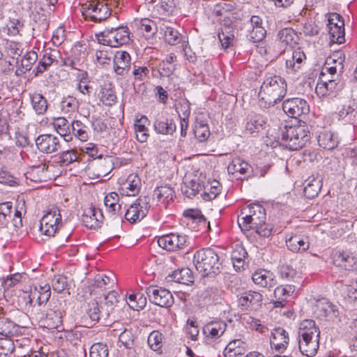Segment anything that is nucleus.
<instances>
[{
  "mask_svg": "<svg viewBox=\"0 0 357 357\" xmlns=\"http://www.w3.org/2000/svg\"><path fill=\"white\" fill-rule=\"evenodd\" d=\"M238 224L243 231L253 229L259 235L268 237L272 229L266 223L265 209L260 204H250L241 211Z\"/></svg>",
  "mask_w": 357,
  "mask_h": 357,
  "instance_id": "nucleus-1",
  "label": "nucleus"
},
{
  "mask_svg": "<svg viewBox=\"0 0 357 357\" xmlns=\"http://www.w3.org/2000/svg\"><path fill=\"white\" fill-rule=\"evenodd\" d=\"M310 137L309 128L304 121L287 123L281 130V143L289 150L302 149L310 142Z\"/></svg>",
  "mask_w": 357,
  "mask_h": 357,
  "instance_id": "nucleus-2",
  "label": "nucleus"
},
{
  "mask_svg": "<svg viewBox=\"0 0 357 357\" xmlns=\"http://www.w3.org/2000/svg\"><path fill=\"white\" fill-rule=\"evenodd\" d=\"M298 347L302 354L314 356L319 347L320 331L312 319L303 320L298 328Z\"/></svg>",
  "mask_w": 357,
  "mask_h": 357,
  "instance_id": "nucleus-3",
  "label": "nucleus"
},
{
  "mask_svg": "<svg viewBox=\"0 0 357 357\" xmlns=\"http://www.w3.org/2000/svg\"><path fill=\"white\" fill-rule=\"evenodd\" d=\"M193 262L203 276L215 277L222 271V263L217 252L210 248H202L194 254Z\"/></svg>",
  "mask_w": 357,
  "mask_h": 357,
  "instance_id": "nucleus-4",
  "label": "nucleus"
},
{
  "mask_svg": "<svg viewBox=\"0 0 357 357\" xmlns=\"http://www.w3.org/2000/svg\"><path fill=\"white\" fill-rule=\"evenodd\" d=\"M287 93V83L280 76L268 77L261 86L259 97L264 102V107L274 105L281 100Z\"/></svg>",
  "mask_w": 357,
  "mask_h": 357,
  "instance_id": "nucleus-5",
  "label": "nucleus"
},
{
  "mask_svg": "<svg viewBox=\"0 0 357 357\" xmlns=\"http://www.w3.org/2000/svg\"><path fill=\"white\" fill-rule=\"evenodd\" d=\"M61 217L58 207L52 206L50 208L40 221L41 233L49 236H54L61 223Z\"/></svg>",
  "mask_w": 357,
  "mask_h": 357,
  "instance_id": "nucleus-6",
  "label": "nucleus"
},
{
  "mask_svg": "<svg viewBox=\"0 0 357 357\" xmlns=\"http://www.w3.org/2000/svg\"><path fill=\"white\" fill-rule=\"evenodd\" d=\"M82 12L85 19L90 18L93 22L105 20L111 15V9L107 3L95 1L83 6Z\"/></svg>",
  "mask_w": 357,
  "mask_h": 357,
  "instance_id": "nucleus-7",
  "label": "nucleus"
},
{
  "mask_svg": "<svg viewBox=\"0 0 357 357\" xmlns=\"http://www.w3.org/2000/svg\"><path fill=\"white\" fill-rule=\"evenodd\" d=\"M282 109L289 116L297 119L302 115L307 114L310 112V106L305 99L292 98L283 102Z\"/></svg>",
  "mask_w": 357,
  "mask_h": 357,
  "instance_id": "nucleus-8",
  "label": "nucleus"
},
{
  "mask_svg": "<svg viewBox=\"0 0 357 357\" xmlns=\"http://www.w3.org/2000/svg\"><path fill=\"white\" fill-rule=\"evenodd\" d=\"M149 301L156 305L168 307L174 303L172 293L164 288L151 286L146 290Z\"/></svg>",
  "mask_w": 357,
  "mask_h": 357,
  "instance_id": "nucleus-9",
  "label": "nucleus"
},
{
  "mask_svg": "<svg viewBox=\"0 0 357 357\" xmlns=\"http://www.w3.org/2000/svg\"><path fill=\"white\" fill-rule=\"evenodd\" d=\"M63 310L61 303L51 302L43 319L44 326L54 329L59 328L62 324Z\"/></svg>",
  "mask_w": 357,
  "mask_h": 357,
  "instance_id": "nucleus-10",
  "label": "nucleus"
},
{
  "mask_svg": "<svg viewBox=\"0 0 357 357\" xmlns=\"http://www.w3.org/2000/svg\"><path fill=\"white\" fill-rule=\"evenodd\" d=\"M38 149L45 153H52L57 151L60 147V139L53 135H40L36 139Z\"/></svg>",
  "mask_w": 357,
  "mask_h": 357,
  "instance_id": "nucleus-11",
  "label": "nucleus"
},
{
  "mask_svg": "<svg viewBox=\"0 0 357 357\" xmlns=\"http://www.w3.org/2000/svg\"><path fill=\"white\" fill-rule=\"evenodd\" d=\"M289 337L288 333L282 328H274L271 332L270 343L272 348L283 353L287 348Z\"/></svg>",
  "mask_w": 357,
  "mask_h": 357,
  "instance_id": "nucleus-12",
  "label": "nucleus"
},
{
  "mask_svg": "<svg viewBox=\"0 0 357 357\" xmlns=\"http://www.w3.org/2000/svg\"><path fill=\"white\" fill-rule=\"evenodd\" d=\"M315 312L320 318L333 320L338 316L336 306L326 298H321L317 302Z\"/></svg>",
  "mask_w": 357,
  "mask_h": 357,
  "instance_id": "nucleus-13",
  "label": "nucleus"
},
{
  "mask_svg": "<svg viewBox=\"0 0 357 357\" xmlns=\"http://www.w3.org/2000/svg\"><path fill=\"white\" fill-rule=\"evenodd\" d=\"M135 26L139 33H142L146 38H149L154 36L158 29L163 31V28L160 25L158 26L156 21L149 18L136 20L135 22Z\"/></svg>",
  "mask_w": 357,
  "mask_h": 357,
  "instance_id": "nucleus-14",
  "label": "nucleus"
},
{
  "mask_svg": "<svg viewBox=\"0 0 357 357\" xmlns=\"http://www.w3.org/2000/svg\"><path fill=\"white\" fill-rule=\"evenodd\" d=\"M334 262L345 270L357 271V257L353 253L337 252L334 255Z\"/></svg>",
  "mask_w": 357,
  "mask_h": 357,
  "instance_id": "nucleus-15",
  "label": "nucleus"
},
{
  "mask_svg": "<svg viewBox=\"0 0 357 357\" xmlns=\"http://www.w3.org/2000/svg\"><path fill=\"white\" fill-rule=\"evenodd\" d=\"M27 296L29 298L27 303L31 305H33L35 298H36V302L38 305L46 303L51 296L50 286L48 284H45L44 285L39 284L38 287H35L34 290H31V293L27 294Z\"/></svg>",
  "mask_w": 357,
  "mask_h": 357,
  "instance_id": "nucleus-16",
  "label": "nucleus"
},
{
  "mask_svg": "<svg viewBox=\"0 0 357 357\" xmlns=\"http://www.w3.org/2000/svg\"><path fill=\"white\" fill-rule=\"evenodd\" d=\"M102 219L103 215L101 210L94 207L85 209L82 215V221L85 226L91 229L99 227Z\"/></svg>",
  "mask_w": 357,
  "mask_h": 357,
  "instance_id": "nucleus-17",
  "label": "nucleus"
},
{
  "mask_svg": "<svg viewBox=\"0 0 357 357\" xmlns=\"http://www.w3.org/2000/svg\"><path fill=\"white\" fill-rule=\"evenodd\" d=\"M262 295L257 291H248L244 292L238 298V304L246 309L257 310L261 305Z\"/></svg>",
  "mask_w": 357,
  "mask_h": 357,
  "instance_id": "nucleus-18",
  "label": "nucleus"
},
{
  "mask_svg": "<svg viewBox=\"0 0 357 357\" xmlns=\"http://www.w3.org/2000/svg\"><path fill=\"white\" fill-rule=\"evenodd\" d=\"M130 56L126 52H117L114 56V68L117 75H123L130 69Z\"/></svg>",
  "mask_w": 357,
  "mask_h": 357,
  "instance_id": "nucleus-19",
  "label": "nucleus"
},
{
  "mask_svg": "<svg viewBox=\"0 0 357 357\" xmlns=\"http://www.w3.org/2000/svg\"><path fill=\"white\" fill-rule=\"evenodd\" d=\"M252 278L256 284L261 287L271 288L276 284L273 273L264 269L256 271Z\"/></svg>",
  "mask_w": 357,
  "mask_h": 357,
  "instance_id": "nucleus-20",
  "label": "nucleus"
},
{
  "mask_svg": "<svg viewBox=\"0 0 357 357\" xmlns=\"http://www.w3.org/2000/svg\"><path fill=\"white\" fill-rule=\"evenodd\" d=\"M104 204L111 217L122 215L121 205L119 204V197L116 192H112L107 195Z\"/></svg>",
  "mask_w": 357,
  "mask_h": 357,
  "instance_id": "nucleus-21",
  "label": "nucleus"
},
{
  "mask_svg": "<svg viewBox=\"0 0 357 357\" xmlns=\"http://www.w3.org/2000/svg\"><path fill=\"white\" fill-rule=\"evenodd\" d=\"M153 127L157 133L162 135H172L176 128L174 121L165 116L158 117L154 121Z\"/></svg>",
  "mask_w": 357,
  "mask_h": 357,
  "instance_id": "nucleus-22",
  "label": "nucleus"
},
{
  "mask_svg": "<svg viewBox=\"0 0 357 357\" xmlns=\"http://www.w3.org/2000/svg\"><path fill=\"white\" fill-rule=\"evenodd\" d=\"M225 22L218 32V38L221 45H232L235 42V29L231 26L230 19L225 20Z\"/></svg>",
  "mask_w": 357,
  "mask_h": 357,
  "instance_id": "nucleus-23",
  "label": "nucleus"
},
{
  "mask_svg": "<svg viewBox=\"0 0 357 357\" xmlns=\"http://www.w3.org/2000/svg\"><path fill=\"white\" fill-rule=\"evenodd\" d=\"M306 185L304 188V195L308 199H313L317 197L322 186V179L314 176L309 177L305 181Z\"/></svg>",
  "mask_w": 357,
  "mask_h": 357,
  "instance_id": "nucleus-24",
  "label": "nucleus"
},
{
  "mask_svg": "<svg viewBox=\"0 0 357 357\" xmlns=\"http://www.w3.org/2000/svg\"><path fill=\"white\" fill-rule=\"evenodd\" d=\"M153 197V199H157L158 202L167 206L170 201L173 200L174 190L169 185H161L154 190Z\"/></svg>",
  "mask_w": 357,
  "mask_h": 357,
  "instance_id": "nucleus-25",
  "label": "nucleus"
},
{
  "mask_svg": "<svg viewBox=\"0 0 357 357\" xmlns=\"http://www.w3.org/2000/svg\"><path fill=\"white\" fill-rule=\"evenodd\" d=\"M250 166L249 164L240 158H236L229 164L227 170L229 174H236L240 176L238 177L241 178V176L245 175L249 172Z\"/></svg>",
  "mask_w": 357,
  "mask_h": 357,
  "instance_id": "nucleus-26",
  "label": "nucleus"
},
{
  "mask_svg": "<svg viewBox=\"0 0 357 357\" xmlns=\"http://www.w3.org/2000/svg\"><path fill=\"white\" fill-rule=\"evenodd\" d=\"M141 179L137 174H130L123 183V190L128 196H135L141 188Z\"/></svg>",
  "mask_w": 357,
  "mask_h": 357,
  "instance_id": "nucleus-27",
  "label": "nucleus"
},
{
  "mask_svg": "<svg viewBox=\"0 0 357 357\" xmlns=\"http://www.w3.org/2000/svg\"><path fill=\"white\" fill-rule=\"evenodd\" d=\"M20 330L19 325L15 324L10 319L4 317H0V335L11 337L17 335Z\"/></svg>",
  "mask_w": 357,
  "mask_h": 357,
  "instance_id": "nucleus-28",
  "label": "nucleus"
},
{
  "mask_svg": "<svg viewBox=\"0 0 357 357\" xmlns=\"http://www.w3.org/2000/svg\"><path fill=\"white\" fill-rule=\"evenodd\" d=\"M287 245L292 252H298L307 250L310 243L307 238L296 235L287 241Z\"/></svg>",
  "mask_w": 357,
  "mask_h": 357,
  "instance_id": "nucleus-29",
  "label": "nucleus"
},
{
  "mask_svg": "<svg viewBox=\"0 0 357 357\" xmlns=\"http://www.w3.org/2000/svg\"><path fill=\"white\" fill-rule=\"evenodd\" d=\"M317 140L319 146L327 150L333 149L338 144L337 137L330 131L320 132Z\"/></svg>",
  "mask_w": 357,
  "mask_h": 357,
  "instance_id": "nucleus-30",
  "label": "nucleus"
},
{
  "mask_svg": "<svg viewBox=\"0 0 357 357\" xmlns=\"http://www.w3.org/2000/svg\"><path fill=\"white\" fill-rule=\"evenodd\" d=\"M54 127L56 130L57 132L64 137V140L70 142L72 139L70 136V124L68 121L64 117H59L54 120Z\"/></svg>",
  "mask_w": 357,
  "mask_h": 357,
  "instance_id": "nucleus-31",
  "label": "nucleus"
},
{
  "mask_svg": "<svg viewBox=\"0 0 357 357\" xmlns=\"http://www.w3.org/2000/svg\"><path fill=\"white\" fill-rule=\"evenodd\" d=\"M103 310L104 307L102 303L99 304L96 301H93L88 304L86 313L93 321H106L109 317L102 316Z\"/></svg>",
  "mask_w": 357,
  "mask_h": 357,
  "instance_id": "nucleus-32",
  "label": "nucleus"
},
{
  "mask_svg": "<svg viewBox=\"0 0 357 357\" xmlns=\"http://www.w3.org/2000/svg\"><path fill=\"white\" fill-rule=\"evenodd\" d=\"M226 323L223 321L211 322L204 327V333L213 338L220 337L225 331Z\"/></svg>",
  "mask_w": 357,
  "mask_h": 357,
  "instance_id": "nucleus-33",
  "label": "nucleus"
},
{
  "mask_svg": "<svg viewBox=\"0 0 357 357\" xmlns=\"http://www.w3.org/2000/svg\"><path fill=\"white\" fill-rule=\"evenodd\" d=\"M118 294L114 290L109 291L107 295L105 296V302L102 303L104 310L102 316L104 317H109L110 314L113 312L114 307L116 305L118 301Z\"/></svg>",
  "mask_w": 357,
  "mask_h": 357,
  "instance_id": "nucleus-34",
  "label": "nucleus"
},
{
  "mask_svg": "<svg viewBox=\"0 0 357 357\" xmlns=\"http://www.w3.org/2000/svg\"><path fill=\"white\" fill-rule=\"evenodd\" d=\"M194 134L200 142L206 141L210 136L208 123L203 120L197 119L194 128Z\"/></svg>",
  "mask_w": 357,
  "mask_h": 357,
  "instance_id": "nucleus-35",
  "label": "nucleus"
},
{
  "mask_svg": "<svg viewBox=\"0 0 357 357\" xmlns=\"http://www.w3.org/2000/svg\"><path fill=\"white\" fill-rule=\"evenodd\" d=\"M31 105L36 113L43 114L47 109V102L45 97L40 93H33L30 96Z\"/></svg>",
  "mask_w": 357,
  "mask_h": 357,
  "instance_id": "nucleus-36",
  "label": "nucleus"
},
{
  "mask_svg": "<svg viewBox=\"0 0 357 357\" xmlns=\"http://www.w3.org/2000/svg\"><path fill=\"white\" fill-rule=\"evenodd\" d=\"M169 277L173 281L181 284H188L193 282V277L188 268H182L181 270L174 271Z\"/></svg>",
  "mask_w": 357,
  "mask_h": 357,
  "instance_id": "nucleus-37",
  "label": "nucleus"
},
{
  "mask_svg": "<svg viewBox=\"0 0 357 357\" xmlns=\"http://www.w3.org/2000/svg\"><path fill=\"white\" fill-rule=\"evenodd\" d=\"M279 41L283 45H296L298 44V35L294 29L285 28L278 33Z\"/></svg>",
  "mask_w": 357,
  "mask_h": 357,
  "instance_id": "nucleus-38",
  "label": "nucleus"
},
{
  "mask_svg": "<svg viewBox=\"0 0 357 357\" xmlns=\"http://www.w3.org/2000/svg\"><path fill=\"white\" fill-rule=\"evenodd\" d=\"M148 121L146 116H143L139 120H136L135 123V128L136 132V138L140 142H146L149 134H148V128L145 126V123Z\"/></svg>",
  "mask_w": 357,
  "mask_h": 357,
  "instance_id": "nucleus-39",
  "label": "nucleus"
},
{
  "mask_svg": "<svg viewBox=\"0 0 357 357\" xmlns=\"http://www.w3.org/2000/svg\"><path fill=\"white\" fill-rule=\"evenodd\" d=\"M114 158L110 155H105L104 158H100L98 160V176H107L114 169Z\"/></svg>",
  "mask_w": 357,
  "mask_h": 357,
  "instance_id": "nucleus-40",
  "label": "nucleus"
},
{
  "mask_svg": "<svg viewBox=\"0 0 357 357\" xmlns=\"http://www.w3.org/2000/svg\"><path fill=\"white\" fill-rule=\"evenodd\" d=\"M165 41L169 45H177L181 43H185V36H182L177 30L165 26V30L163 29Z\"/></svg>",
  "mask_w": 357,
  "mask_h": 357,
  "instance_id": "nucleus-41",
  "label": "nucleus"
},
{
  "mask_svg": "<svg viewBox=\"0 0 357 357\" xmlns=\"http://www.w3.org/2000/svg\"><path fill=\"white\" fill-rule=\"evenodd\" d=\"M87 127L80 121L75 120L70 123V132L82 142L88 139Z\"/></svg>",
  "mask_w": 357,
  "mask_h": 357,
  "instance_id": "nucleus-42",
  "label": "nucleus"
},
{
  "mask_svg": "<svg viewBox=\"0 0 357 357\" xmlns=\"http://www.w3.org/2000/svg\"><path fill=\"white\" fill-rule=\"evenodd\" d=\"M248 255L245 249L241 246L236 247L231 252V260L234 267L240 269L243 266L244 260Z\"/></svg>",
  "mask_w": 357,
  "mask_h": 357,
  "instance_id": "nucleus-43",
  "label": "nucleus"
},
{
  "mask_svg": "<svg viewBox=\"0 0 357 357\" xmlns=\"http://www.w3.org/2000/svg\"><path fill=\"white\" fill-rule=\"evenodd\" d=\"M266 123L265 119L260 114H254L246 124V130L250 133L259 132Z\"/></svg>",
  "mask_w": 357,
  "mask_h": 357,
  "instance_id": "nucleus-44",
  "label": "nucleus"
},
{
  "mask_svg": "<svg viewBox=\"0 0 357 357\" xmlns=\"http://www.w3.org/2000/svg\"><path fill=\"white\" fill-rule=\"evenodd\" d=\"M329 33L331 35V43H337L339 45L344 43V26H329Z\"/></svg>",
  "mask_w": 357,
  "mask_h": 357,
  "instance_id": "nucleus-45",
  "label": "nucleus"
},
{
  "mask_svg": "<svg viewBox=\"0 0 357 357\" xmlns=\"http://www.w3.org/2000/svg\"><path fill=\"white\" fill-rule=\"evenodd\" d=\"M115 43L117 45H128L131 40L130 31L128 27H119L114 29Z\"/></svg>",
  "mask_w": 357,
  "mask_h": 357,
  "instance_id": "nucleus-46",
  "label": "nucleus"
},
{
  "mask_svg": "<svg viewBox=\"0 0 357 357\" xmlns=\"http://www.w3.org/2000/svg\"><path fill=\"white\" fill-rule=\"evenodd\" d=\"M111 283V279L105 275H98L95 277L93 283L91 284V293L95 292L97 289L100 291L106 290L107 286Z\"/></svg>",
  "mask_w": 357,
  "mask_h": 357,
  "instance_id": "nucleus-47",
  "label": "nucleus"
},
{
  "mask_svg": "<svg viewBox=\"0 0 357 357\" xmlns=\"http://www.w3.org/2000/svg\"><path fill=\"white\" fill-rule=\"evenodd\" d=\"M114 29L111 30L105 29L102 32L95 34V38L99 45H111L115 43Z\"/></svg>",
  "mask_w": 357,
  "mask_h": 357,
  "instance_id": "nucleus-48",
  "label": "nucleus"
},
{
  "mask_svg": "<svg viewBox=\"0 0 357 357\" xmlns=\"http://www.w3.org/2000/svg\"><path fill=\"white\" fill-rule=\"evenodd\" d=\"M235 9L234 4L232 2H221L217 4L213 10V14L218 17H225L228 18V14Z\"/></svg>",
  "mask_w": 357,
  "mask_h": 357,
  "instance_id": "nucleus-49",
  "label": "nucleus"
},
{
  "mask_svg": "<svg viewBox=\"0 0 357 357\" xmlns=\"http://www.w3.org/2000/svg\"><path fill=\"white\" fill-rule=\"evenodd\" d=\"M145 216L146 215L142 214V210L139 209L135 204H132L129 208L126 210L125 213L126 219L132 223L142 220Z\"/></svg>",
  "mask_w": 357,
  "mask_h": 357,
  "instance_id": "nucleus-50",
  "label": "nucleus"
},
{
  "mask_svg": "<svg viewBox=\"0 0 357 357\" xmlns=\"http://www.w3.org/2000/svg\"><path fill=\"white\" fill-rule=\"evenodd\" d=\"M58 162L61 166H68L77 160V155L74 150H68L61 153Z\"/></svg>",
  "mask_w": 357,
  "mask_h": 357,
  "instance_id": "nucleus-51",
  "label": "nucleus"
},
{
  "mask_svg": "<svg viewBox=\"0 0 357 357\" xmlns=\"http://www.w3.org/2000/svg\"><path fill=\"white\" fill-rule=\"evenodd\" d=\"M23 213H26L25 202L24 200H20L17 202L13 220V225L15 227L22 226V215Z\"/></svg>",
  "mask_w": 357,
  "mask_h": 357,
  "instance_id": "nucleus-52",
  "label": "nucleus"
},
{
  "mask_svg": "<svg viewBox=\"0 0 357 357\" xmlns=\"http://www.w3.org/2000/svg\"><path fill=\"white\" fill-rule=\"evenodd\" d=\"M38 55L35 51H29L23 56L21 60V66L24 71H29L32 66L37 61Z\"/></svg>",
  "mask_w": 357,
  "mask_h": 357,
  "instance_id": "nucleus-53",
  "label": "nucleus"
},
{
  "mask_svg": "<svg viewBox=\"0 0 357 357\" xmlns=\"http://www.w3.org/2000/svg\"><path fill=\"white\" fill-rule=\"evenodd\" d=\"M294 286L292 284L280 285L275 289L274 295L279 300L284 301L287 296L294 293Z\"/></svg>",
  "mask_w": 357,
  "mask_h": 357,
  "instance_id": "nucleus-54",
  "label": "nucleus"
},
{
  "mask_svg": "<svg viewBox=\"0 0 357 357\" xmlns=\"http://www.w3.org/2000/svg\"><path fill=\"white\" fill-rule=\"evenodd\" d=\"M345 56L344 53L341 50L335 51L326 60V63L330 65L334 63L339 66V70H342L344 68L343 63L344 62Z\"/></svg>",
  "mask_w": 357,
  "mask_h": 357,
  "instance_id": "nucleus-55",
  "label": "nucleus"
},
{
  "mask_svg": "<svg viewBox=\"0 0 357 357\" xmlns=\"http://www.w3.org/2000/svg\"><path fill=\"white\" fill-rule=\"evenodd\" d=\"M201 188L200 184L195 180H191L188 184L182 187V192L188 198H192L195 196L199 191Z\"/></svg>",
  "mask_w": 357,
  "mask_h": 357,
  "instance_id": "nucleus-56",
  "label": "nucleus"
},
{
  "mask_svg": "<svg viewBox=\"0 0 357 357\" xmlns=\"http://www.w3.org/2000/svg\"><path fill=\"white\" fill-rule=\"evenodd\" d=\"M162 340V335L157 331L151 333L148 337V343L150 347L154 351H158L161 348Z\"/></svg>",
  "mask_w": 357,
  "mask_h": 357,
  "instance_id": "nucleus-57",
  "label": "nucleus"
},
{
  "mask_svg": "<svg viewBox=\"0 0 357 357\" xmlns=\"http://www.w3.org/2000/svg\"><path fill=\"white\" fill-rule=\"evenodd\" d=\"M266 31L264 27L252 28L248 35V40L252 43H260L264 38Z\"/></svg>",
  "mask_w": 357,
  "mask_h": 357,
  "instance_id": "nucleus-58",
  "label": "nucleus"
},
{
  "mask_svg": "<svg viewBox=\"0 0 357 357\" xmlns=\"http://www.w3.org/2000/svg\"><path fill=\"white\" fill-rule=\"evenodd\" d=\"M108 349L106 344L96 343L93 344L90 350V357H107Z\"/></svg>",
  "mask_w": 357,
  "mask_h": 357,
  "instance_id": "nucleus-59",
  "label": "nucleus"
},
{
  "mask_svg": "<svg viewBox=\"0 0 357 357\" xmlns=\"http://www.w3.org/2000/svg\"><path fill=\"white\" fill-rule=\"evenodd\" d=\"M68 279L62 275H55L52 282L53 289L58 292H62L67 287Z\"/></svg>",
  "mask_w": 357,
  "mask_h": 357,
  "instance_id": "nucleus-60",
  "label": "nucleus"
},
{
  "mask_svg": "<svg viewBox=\"0 0 357 357\" xmlns=\"http://www.w3.org/2000/svg\"><path fill=\"white\" fill-rule=\"evenodd\" d=\"M296 275V271L293 267L289 265L281 266L280 269V277L281 279L287 282H291Z\"/></svg>",
  "mask_w": 357,
  "mask_h": 357,
  "instance_id": "nucleus-61",
  "label": "nucleus"
},
{
  "mask_svg": "<svg viewBox=\"0 0 357 357\" xmlns=\"http://www.w3.org/2000/svg\"><path fill=\"white\" fill-rule=\"evenodd\" d=\"M160 247L168 251H175V245L174 243L172 234L162 236L158 241Z\"/></svg>",
  "mask_w": 357,
  "mask_h": 357,
  "instance_id": "nucleus-62",
  "label": "nucleus"
},
{
  "mask_svg": "<svg viewBox=\"0 0 357 357\" xmlns=\"http://www.w3.org/2000/svg\"><path fill=\"white\" fill-rule=\"evenodd\" d=\"M15 349L13 342L8 338L0 340V355L6 356L11 354Z\"/></svg>",
  "mask_w": 357,
  "mask_h": 357,
  "instance_id": "nucleus-63",
  "label": "nucleus"
},
{
  "mask_svg": "<svg viewBox=\"0 0 357 357\" xmlns=\"http://www.w3.org/2000/svg\"><path fill=\"white\" fill-rule=\"evenodd\" d=\"M119 342L127 349H130L134 345V337L131 331L125 330L119 337Z\"/></svg>",
  "mask_w": 357,
  "mask_h": 357,
  "instance_id": "nucleus-64",
  "label": "nucleus"
}]
</instances>
